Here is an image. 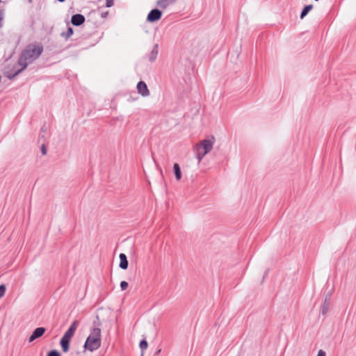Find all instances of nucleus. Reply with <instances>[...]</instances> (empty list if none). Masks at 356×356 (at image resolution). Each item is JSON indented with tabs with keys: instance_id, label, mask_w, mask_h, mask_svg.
Masks as SVG:
<instances>
[{
	"instance_id": "obj_1",
	"label": "nucleus",
	"mask_w": 356,
	"mask_h": 356,
	"mask_svg": "<svg viewBox=\"0 0 356 356\" xmlns=\"http://www.w3.org/2000/svg\"><path fill=\"white\" fill-rule=\"evenodd\" d=\"M43 47L42 45L30 44L22 52L18 65L22 67V70H25L27 66L35 60L42 54Z\"/></svg>"
},
{
	"instance_id": "obj_2",
	"label": "nucleus",
	"mask_w": 356,
	"mask_h": 356,
	"mask_svg": "<svg viewBox=\"0 0 356 356\" xmlns=\"http://www.w3.org/2000/svg\"><path fill=\"white\" fill-rule=\"evenodd\" d=\"M101 329L93 327L84 343V348L90 352L97 350L101 346Z\"/></svg>"
},
{
	"instance_id": "obj_3",
	"label": "nucleus",
	"mask_w": 356,
	"mask_h": 356,
	"mask_svg": "<svg viewBox=\"0 0 356 356\" xmlns=\"http://www.w3.org/2000/svg\"><path fill=\"white\" fill-rule=\"evenodd\" d=\"M214 142L215 138L213 136H212L211 139H204L196 145L195 147V152L198 163L202 161L203 157L206 154L211 152L213 148Z\"/></svg>"
},
{
	"instance_id": "obj_4",
	"label": "nucleus",
	"mask_w": 356,
	"mask_h": 356,
	"mask_svg": "<svg viewBox=\"0 0 356 356\" xmlns=\"http://www.w3.org/2000/svg\"><path fill=\"white\" fill-rule=\"evenodd\" d=\"M161 16L162 12L157 8H154L152 9L147 15V21L149 22H154L159 20Z\"/></svg>"
},
{
	"instance_id": "obj_5",
	"label": "nucleus",
	"mask_w": 356,
	"mask_h": 356,
	"mask_svg": "<svg viewBox=\"0 0 356 356\" xmlns=\"http://www.w3.org/2000/svg\"><path fill=\"white\" fill-rule=\"evenodd\" d=\"M78 325H79V321H76V320L74 321L71 324V325L70 326L68 330L65 332V334H63V337L71 340V339L72 338V337L74 336V333L76 332V330Z\"/></svg>"
},
{
	"instance_id": "obj_6",
	"label": "nucleus",
	"mask_w": 356,
	"mask_h": 356,
	"mask_svg": "<svg viewBox=\"0 0 356 356\" xmlns=\"http://www.w3.org/2000/svg\"><path fill=\"white\" fill-rule=\"evenodd\" d=\"M46 329L43 327H37L35 329L29 338V342L31 343L35 339L41 337L45 332Z\"/></svg>"
},
{
	"instance_id": "obj_7",
	"label": "nucleus",
	"mask_w": 356,
	"mask_h": 356,
	"mask_svg": "<svg viewBox=\"0 0 356 356\" xmlns=\"http://www.w3.org/2000/svg\"><path fill=\"white\" fill-rule=\"evenodd\" d=\"M137 90L139 94L143 97H147L149 95V90L147 88L146 83L140 81L137 84Z\"/></svg>"
},
{
	"instance_id": "obj_8",
	"label": "nucleus",
	"mask_w": 356,
	"mask_h": 356,
	"mask_svg": "<svg viewBox=\"0 0 356 356\" xmlns=\"http://www.w3.org/2000/svg\"><path fill=\"white\" fill-rule=\"evenodd\" d=\"M85 22V17L81 14H75L72 15L71 22L74 26H80Z\"/></svg>"
},
{
	"instance_id": "obj_9",
	"label": "nucleus",
	"mask_w": 356,
	"mask_h": 356,
	"mask_svg": "<svg viewBox=\"0 0 356 356\" xmlns=\"http://www.w3.org/2000/svg\"><path fill=\"white\" fill-rule=\"evenodd\" d=\"M119 257H120V264H119L120 268L123 270L127 269L128 266H129V262H128L127 257L126 254L124 253H121V254H120Z\"/></svg>"
},
{
	"instance_id": "obj_10",
	"label": "nucleus",
	"mask_w": 356,
	"mask_h": 356,
	"mask_svg": "<svg viewBox=\"0 0 356 356\" xmlns=\"http://www.w3.org/2000/svg\"><path fill=\"white\" fill-rule=\"evenodd\" d=\"M70 342V339H66V338H64L62 337L60 341V345L61 346V348H62V350L63 353H67L69 351Z\"/></svg>"
},
{
	"instance_id": "obj_11",
	"label": "nucleus",
	"mask_w": 356,
	"mask_h": 356,
	"mask_svg": "<svg viewBox=\"0 0 356 356\" xmlns=\"http://www.w3.org/2000/svg\"><path fill=\"white\" fill-rule=\"evenodd\" d=\"M24 70H22V67L19 70H15V72H13L11 70H4V75L8 78L9 79H13L16 76H17L19 73H21Z\"/></svg>"
},
{
	"instance_id": "obj_12",
	"label": "nucleus",
	"mask_w": 356,
	"mask_h": 356,
	"mask_svg": "<svg viewBox=\"0 0 356 356\" xmlns=\"http://www.w3.org/2000/svg\"><path fill=\"white\" fill-rule=\"evenodd\" d=\"M158 49H159L158 44H154L152 50L151 51L150 54L148 56V60H149V62L152 63V62L155 61V60L156 59L158 52H159Z\"/></svg>"
},
{
	"instance_id": "obj_13",
	"label": "nucleus",
	"mask_w": 356,
	"mask_h": 356,
	"mask_svg": "<svg viewBox=\"0 0 356 356\" xmlns=\"http://www.w3.org/2000/svg\"><path fill=\"white\" fill-rule=\"evenodd\" d=\"M176 0H158L156 5L163 9L166 8L169 5L174 3Z\"/></svg>"
},
{
	"instance_id": "obj_14",
	"label": "nucleus",
	"mask_w": 356,
	"mask_h": 356,
	"mask_svg": "<svg viewBox=\"0 0 356 356\" xmlns=\"http://www.w3.org/2000/svg\"><path fill=\"white\" fill-rule=\"evenodd\" d=\"M329 307H330L329 298L326 297L325 299V301L323 302V305L321 307V313L323 315H325L327 314V312L329 310Z\"/></svg>"
},
{
	"instance_id": "obj_15",
	"label": "nucleus",
	"mask_w": 356,
	"mask_h": 356,
	"mask_svg": "<svg viewBox=\"0 0 356 356\" xmlns=\"http://www.w3.org/2000/svg\"><path fill=\"white\" fill-rule=\"evenodd\" d=\"M173 170L177 180H180L181 178V172L180 167L178 163H175L173 165Z\"/></svg>"
},
{
	"instance_id": "obj_16",
	"label": "nucleus",
	"mask_w": 356,
	"mask_h": 356,
	"mask_svg": "<svg viewBox=\"0 0 356 356\" xmlns=\"http://www.w3.org/2000/svg\"><path fill=\"white\" fill-rule=\"evenodd\" d=\"M312 8V5L305 6L300 13V19H303Z\"/></svg>"
},
{
	"instance_id": "obj_17",
	"label": "nucleus",
	"mask_w": 356,
	"mask_h": 356,
	"mask_svg": "<svg viewBox=\"0 0 356 356\" xmlns=\"http://www.w3.org/2000/svg\"><path fill=\"white\" fill-rule=\"evenodd\" d=\"M73 34V29L71 27H68L65 33H62L61 35L65 39H68Z\"/></svg>"
},
{
	"instance_id": "obj_18",
	"label": "nucleus",
	"mask_w": 356,
	"mask_h": 356,
	"mask_svg": "<svg viewBox=\"0 0 356 356\" xmlns=\"http://www.w3.org/2000/svg\"><path fill=\"white\" fill-rule=\"evenodd\" d=\"M139 346L142 350V353L147 348L148 343L145 339L140 341Z\"/></svg>"
},
{
	"instance_id": "obj_19",
	"label": "nucleus",
	"mask_w": 356,
	"mask_h": 356,
	"mask_svg": "<svg viewBox=\"0 0 356 356\" xmlns=\"http://www.w3.org/2000/svg\"><path fill=\"white\" fill-rule=\"evenodd\" d=\"M47 356H60V355L58 350H53L48 353Z\"/></svg>"
},
{
	"instance_id": "obj_20",
	"label": "nucleus",
	"mask_w": 356,
	"mask_h": 356,
	"mask_svg": "<svg viewBox=\"0 0 356 356\" xmlns=\"http://www.w3.org/2000/svg\"><path fill=\"white\" fill-rule=\"evenodd\" d=\"M128 287V283L126 281H122L120 282V288L122 291H124Z\"/></svg>"
},
{
	"instance_id": "obj_21",
	"label": "nucleus",
	"mask_w": 356,
	"mask_h": 356,
	"mask_svg": "<svg viewBox=\"0 0 356 356\" xmlns=\"http://www.w3.org/2000/svg\"><path fill=\"white\" fill-rule=\"evenodd\" d=\"M6 292V286L3 284L0 285V298L3 297Z\"/></svg>"
},
{
	"instance_id": "obj_22",
	"label": "nucleus",
	"mask_w": 356,
	"mask_h": 356,
	"mask_svg": "<svg viewBox=\"0 0 356 356\" xmlns=\"http://www.w3.org/2000/svg\"><path fill=\"white\" fill-rule=\"evenodd\" d=\"M3 15H4L3 11L0 10V28L3 26Z\"/></svg>"
},
{
	"instance_id": "obj_23",
	"label": "nucleus",
	"mask_w": 356,
	"mask_h": 356,
	"mask_svg": "<svg viewBox=\"0 0 356 356\" xmlns=\"http://www.w3.org/2000/svg\"><path fill=\"white\" fill-rule=\"evenodd\" d=\"M114 0H106V7L110 8L113 5Z\"/></svg>"
},
{
	"instance_id": "obj_24",
	"label": "nucleus",
	"mask_w": 356,
	"mask_h": 356,
	"mask_svg": "<svg viewBox=\"0 0 356 356\" xmlns=\"http://www.w3.org/2000/svg\"><path fill=\"white\" fill-rule=\"evenodd\" d=\"M41 152L43 155L47 154V148L44 145H42L41 147Z\"/></svg>"
},
{
	"instance_id": "obj_25",
	"label": "nucleus",
	"mask_w": 356,
	"mask_h": 356,
	"mask_svg": "<svg viewBox=\"0 0 356 356\" xmlns=\"http://www.w3.org/2000/svg\"><path fill=\"white\" fill-rule=\"evenodd\" d=\"M317 356H326V353H325V352L324 350H320L318 352Z\"/></svg>"
},
{
	"instance_id": "obj_26",
	"label": "nucleus",
	"mask_w": 356,
	"mask_h": 356,
	"mask_svg": "<svg viewBox=\"0 0 356 356\" xmlns=\"http://www.w3.org/2000/svg\"><path fill=\"white\" fill-rule=\"evenodd\" d=\"M108 15V12H105V13H102V17H106Z\"/></svg>"
},
{
	"instance_id": "obj_27",
	"label": "nucleus",
	"mask_w": 356,
	"mask_h": 356,
	"mask_svg": "<svg viewBox=\"0 0 356 356\" xmlns=\"http://www.w3.org/2000/svg\"><path fill=\"white\" fill-rule=\"evenodd\" d=\"M161 349H159L158 350H156V352L155 353V355H159L161 353Z\"/></svg>"
},
{
	"instance_id": "obj_28",
	"label": "nucleus",
	"mask_w": 356,
	"mask_h": 356,
	"mask_svg": "<svg viewBox=\"0 0 356 356\" xmlns=\"http://www.w3.org/2000/svg\"><path fill=\"white\" fill-rule=\"evenodd\" d=\"M59 2H63L65 0H58Z\"/></svg>"
},
{
	"instance_id": "obj_29",
	"label": "nucleus",
	"mask_w": 356,
	"mask_h": 356,
	"mask_svg": "<svg viewBox=\"0 0 356 356\" xmlns=\"http://www.w3.org/2000/svg\"><path fill=\"white\" fill-rule=\"evenodd\" d=\"M141 356H144V355H143V353H142Z\"/></svg>"
}]
</instances>
